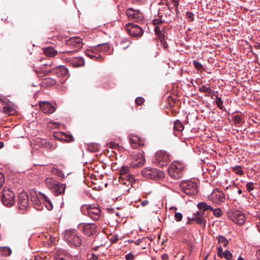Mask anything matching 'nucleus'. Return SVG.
Wrapping results in <instances>:
<instances>
[{"mask_svg":"<svg viewBox=\"0 0 260 260\" xmlns=\"http://www.w3.org/2000/svg\"><path fill=\"white\" fill-rule=\"evenodd\" d=\"M81 211L83 214L94 220H98L101 216V211L97 205H83L81 207Z\"/></svg>","mask_w":260,"mask_h":260,"instance_id":"f257e3e1","label":"nucleus"},{"mask_svg":"<svg viewBox=\"0 0 260 260\" xmlns=\"http://www.w3.org/2000/svg\"><path fill=\"white\" fill-rule=\"evenodd\" d=\"M45 184L53 192L55 196L63 193L66 187L65 184L60 183L58 181L52 178H46Z\"/></svg>","mask_w":260,"mask_h":260,"instance_id":"f03ea898","label":"nucleus"},{"mask_svg":"<svg viewBox=\"0 0 260 260\" xmlns=\"http://www.w3.org/2000/svg\"><path fill=\"white\" fill-rule=\"evenodd\" d=\"M15 201L14 192L9 188H5L1 192V202L7 207H12Z\"/></svg>","mask_w":260,"mask_h":260,"instance_id":"7ed1b4c3","label":"nucleus"},{"mask_svg":"<svg viewBox=\"0 0 260 260\" xmlns=\"http://www.w3.org/2000/svg\"><path fill=\"white\" fill-rule=\"evenodd\" d=\"M63 238L69 244L75 246H79L82 244L80 238L75 230H69L63 233Z\"/></svg>","mask_w":260,"mask_h":260,"instance_id":"20e7f679","label":"nucleus"},{"mask_svg":"<svg viewBox=\"0 0 260 260\" xmlns=\"http://www.w3.org/2000/svg\"><path fill=\"white\" fill-rule=\"evenodd\" d=\"M142 175L147 178L159 180L164 177V173L157 169L146 168L142 171Z\"/></svg>","mask_w":260,"mask_h":260,"instance_id":"39448f33","label":"nucleus"},{"mask_svg":"<svg viewBox=\"0 0 260 260\" xmlns=\"http://www.w3.org/2000/svg\"><path fill=\"white\" fill-rule=\"evenodd\" d=\"M183 191L188 195L194 196L198 193L197 184L191 180H186L180 184Z\"/></svg>","mask_w":260,"mask_h":260,"instance_id":"423d86ee","label":"nucleus"},{"mask_svg":"<svg viewBox=\"0 0 260 260\" xmlns=\"http://www.w3.org/2000/svg\"><path fill=\"white\" fill-rule=\"evenodd\" d=\"M67 45L70 46L73 49L72 50H66L63 53H73L79 50L82 47L83 43L81 38L79 37H72L70 38L67 42Z\"/></svg>","mask_w":260,"mask_h":260,"instance_id":"0eeeda50","label":"nucleus"},{"mask_svg":"<svg viewBox=\"0 0 260 260\" xmlns=\"http://www.w3.org/2000/svg\"><path fill=\"white\" fill-rule=\"evenodd\" d=\"M183 167L181 164L173 163L168 168V173L171 177L175 179H180L183 175Z\"/></svg>","mask_w":260,"mask_h":260,"instance_id":"6e6552de","label":"nucleus"},{"mask_svg":"<svg viewBox=\"0 0 260 260\" xmlns=\"http://www.w3.org/2000/svg\"><path fill=\"white\" fill-rule=\"evenodd\" d=\"M128 34L134 37H140L143 34V30L139 26L129 23L125 26Z\"/></svg>","mask_w":260,"mask_h":260,"instance_id":"1a4fd4ad","label":"nucleus"},{"mask_svg":"<svg viewBox=\"0 0 260 260\" xmlns=\"http://www.w3.org/2000/svg\"><path fill=\"white\" fill-rule=\"evenodd\" d=\"M171 155L166 151L159 150L155 154L156 162L161 166L167 165L171 160Z\"/></svg>","mask_w":260,"mask_h":260,"instance_id":"9d476101","label":"nucleus"},{"mask_svg":"<svg viewBox=\"0 0 260 260\" xmlns=\"http://www.w3.org/2000/svg\"><path fill=\"white\" fill-rule=\"evenodd\" d=\"M126 14L129 20H134L136 22H139L143 18V15L139 10L132 8L127 9Z\"/></svg>","mask_w":260,"mask_h":260,"instance_id":"9b49d317","label":"nucleus"},{"mask_svg":"<svg viewBox=\"0 0 260 260\" xmlns=\"http://www.w3.org/2000/svg\"><path fill=\"white\" fill-rule=\"evenodd\" d=\"M209 199L213 203L219 204L224 201L225 195L222 191L215 189L209 196Z\"/></svg>","mask_w":260,"mask_h":260,"instance_id":"f8f14e48","label":"nucleus"},{"mask_svg":"<svg viewBox=\"0 0 260 260\" xmlns=\"http://www.w3.org/2000/svg\"><path fill=\"white\" fill-rule=\"evenodd\" d=\"M19 208L21 210L27 209L29 207V199L26 192L20 193L18 196Z\"/></svg>","mask_w":260,"mask_h":260,"instance_id":"ddd939ff","label":"nucleus"},{"mask_svg":"<svg viewBox=\"0 0 260 260\" xmlns=\"http://www.w3.org/2000/svg\"><path fill=\"white\" fill-rule=\"evenodd\" d=\"M129 168L127 166H123L119 171V175L120 179H126L129 180V181H128V184H130L131 182H133L135 181V178L133 175L129 174Z\"/></svg>","mask_w":260,"mask_h":260,"instance_id":"4468645a","label":"nucleus"},{"mask_svg":"<svg viewBox=\"0 0 260 260\" xmlns=\"http://www.w3.org/2000/svg\"><path fill=\"white\" fill-rule=\"evenodd\" d=\"M49 72L55 74L58 77H64L68 76V70L66 67L60 66L52 69Z\"/></svg>","mask_w":260,"mask_h":260,"instance_id":"2eb2a0df","label":"nucleus"},{"mask_svg":"<svg viewBox=\"0 0 260 260\" xmlns=\"http://www.w3.org/2000/svg\"><path fill=\"white\" fill-rule=\"evenodd\" d=\"M40 108L44 113L47 114L52 113L56 110V108L54 106L45 101L40 103Z\"/></svg>","mask_w":260,"mask_h":260,"instance_id":"dca6fc26","label":"nucleus"},{"mask_svg":"<svg viewBox=\"0 0 260 260\" xmlns=\"http://www.w3.org/2000/svg\"><path fill=\"white\" fill-rule=\"evenodd\" d=\"M97 226L94 223H87L83 227V231L85 235L90 236L94 235L96 233Z\"/></svg>","mask_w":260,"mask_h":260,"instance_id":"f3484780","label":"nucleus"},{"mask_svg":"<svg viewBox=\"0 0 260 260\" xmlns=\"http://www.w3.org/2000/svg\"><path fill=\"white\" fill-rule=\"evenodd\" d=\"M65 59L74 67H79L84 65V60L82 57H66Z\"/></svg>","mask_w":260,"mask_h":260,"instance_id":"a211bd4d","label":"nucleus"},{"mask_svg":"<svg viewBox=\"0 0 260 260\" xmlns=\"http://www.w3.org/2000/svg\"><path fill=\"white\" fill-rule=\"evenodd\" d=\"M204 214L205 212L203 211H197L193 215L192 219L195 221L198 224L205 226L206 221L204 217Z\"/></svg>","mask_w":260,"mask_h":260,"instance_id":"6ab92c4d","label":"nucleus"},{"mask_svg":"<svg viewBox=\"0 0 260 260\" xmlns=\"http://www.w3.org/2000/svg\"><path fill=\"white\" fill-rule=\"evenodd\" d=\"M234 221L239 225H242L245 221V215L241 212H236L233 215Z\"/></svg>","mask_w":260,"mask_h":260,"instance_id":"aec40b11","label":"nucleus"},{"mask_svg":"<svg viewBox=\"0 0 260 260\" xmlns=\"http://www.w3.org/2000/svg\"><path fill=\"white\" fill-rule=\"evenodd\" d=\"M30 200L34 205L38 206V208L36 207L37 209L41 210V208H42V207H41V201L35 192H32L31 193Z\"/></svg>","mask_w":260,"mask_h":260,"instance_id":"412c9836","label":"nucleus"},{"mask_svg":"<svg viewBox=\"0 0 260 260\" xmlns=\"http://www.w3.org/2000/svg\"><path fill=\"white\" fill-rule=\"evenodd\" d=\"M96 51L87 49L85 51V54L89 56L90 58H95V59H100L103 60V57L99 53L96 52Z\"/></svg>","mask_w":260,"mask_h":260,"instance_id":"4be33fe9","label":"nucleus"},{"mask_svg":"<svg viewBox=\"0 0 260 260\" xmlns=\"http://www.w3.org/2000/svg\"><path fill=\"white\" fill-rule=\"evenodd\" d=\"M134 159L136 162L135 166L140 167L144 164L145 159L141 153L135 155Z\"/></svg>","mask_w":260,"mask_h":260,"instance_id":"5701e85b","label":"nucleus"},{"mask_svg":"<svg viewBox=\"0 0 260 260\" xmlns=\"http://www.w3.org/2000/svg\"><path fill=\"white\" fill-rule=\"evenodd\" d=\"M43 52L46 56L49 57H53L57 54V51L52 47L44 48Z\"/></svg>","mask_w":260,"mask_h":260,"instance_id":"b1692460","label":"nucleus"},{"mask_svg":"<svg viewBox=\"0 0 260 260\" xmlns=\"http://www.w3.org/2000/svg\"><path fill=\"white\" fill-rule=\"evenodd\" d=\"M199 91L204 92L206 96H210L214 94V91L209 86L204 85L199 87Z\"/></svg>","mask_w":260,"mask_h":260,"instance_id":"393cba45","label":"nucleus"},{"mask_svg":"<svg viewBox=\"0 0 260 260\" xmlns=\"http://www.w3.org/2000/svg\"><path fill=\"white\" fill-rule=\"evenodd\" d=\"M109 49L108 44H102L98 45L94 48V50L98 52H107Z\"/></svg>","mask_w":260,"mask_h":260,"instance_id":"a878e982","label":"nucleus"},{"mask_svg":"<svg viewBox=\"0 0 260 260\" xmlns=\"http://www.w3.org/2000/svg\"><path fill=\"white\" fill-rule=\"evenodd\" d=\"M130 142L133 148H137L142 144L140 138L137 136H132L130 138Z\"/></svg>","mask_w":260,"mask_h":260,"instance_id":"bb28decb","label":"nucleus"},{"mask_svg":"<svg viewBox=\"0 0 260 260\" xmlns=\"http://www.w3.org/2000/svg\"><path fill=\"white\" fill-rule=\"evenodd\" d=\"M198 207L199 209L202 210L204 212L206 210H213L211 206L207 205L205 202H201L198 205Z\"/></svg>","mask_w":260,"mask_h":260,"instance_id":"cd10ccee","label":"nucleus"},{"mask_svg":"<svg viewBox=\"0 0 260 260\" xmlns=\"http://www.w3.org/2000/svg\"><path fill=\"white\" fill-rule=\"evenodd\" d=\"M3 112L7 114L12 115L15 113V110L11 106L7 105L3 107Z\"/></svg>","mask_w":260,"mask_h":260,"instance_id":"c85d7f7f","label":"nucleus"},{"mask_svg":"<svg viewBox=\"0 0 260 260\" xmlns=\"http://www.w3.org/2000/svg\"><path fill=\"white\" fill-rule=\"evenodd\" d=\"M43 83L45 84L46 86H52L54 85L56 83V81L55 79L50 78L47 77L43 79Z\"/></svg>","mask_w":260,"mask_h":260,"instance_id":"c756f323","label":"nucleus"},{"mask_svg":"<svg viewBox=\"0 0 260 260\" xmlns=\"http://www.w3.org/2000/svg\"><path fill=\"white\" fill-rule=\"evenodd\" d=\"M131 43L129 40L127 39H123L121 41L119 44V47L120 48L124 50L129 46Z\"/></svg>","mask_w":260,"mask_h":260,"instance_id":"7c9ffc66","label":"nucleus"},{"mask_svg":"<svg viewBox=\"0 0 260 260\" xmlns=\"http://www.w3.org/2000/svg\"><path fill=\"white\" fill-rule=\"evenodd\" d=\"M41 195L42 196V197L43 198V199L45 200V206H46V208L49 210H52L53 209V205H52L51 201H50V200L44 194H41Z\"/></svg>","mask_w":260,"mask_h":260,"instance_id":"2f4dec72","label":"nucleus"},{"mask_svg":"<svg viewBox=\"0 0 260 260\" xmlns=\"http://www.w3.org/2000/svg\"><path fill=\"white\" fill-rule=\"evenodd\" d=\"M174 129L178 132H181L184 129V126L178 120L174 122Z\"/></svg>","mask_w":260,"mask_h":260,"instance_id":"473e14b6","label":"nucleus"},{"mask_svg":"<svg viewBox=\"0 0 260 260\" xmlns=\"http://www.w3.org/2000/svg\"><path fill=\"white\" fill-rule=\"evenodd\" d=\"M12 250L8 247H1V254L4 256H10L11 254Z\"/></svg>","mask_w":260,"mask_h":260,"instance_id":"72a5a7b5","label":"nucleus"},{"mask_svg":"<svg viewBox=\"0 0 260 260\" xmlns=\"http://www.w3.org/2000/svg\"><path fill=\"white\" fill-rule=\"evenodd\" d=\"M218 243L222 244L223 247H226L228 245L229 242L223 236H219L217 237Z\"/></svg>","mask_w":260,"mask_h":260,"instance_id":"f704fd0d","label":"nucleus"},{"mask_svg":"<svg viewBox=\"0 0 260 260\" xmlns=\"http://www.w3.org/2000/svg\"><path fill=\"white\" fill-rule=\"evenodd\" d=\"M232 170L236 174L239 175L243 174V171L242 170V168L241 167L239 166H237L235 167H233L232 168Z\"/></svg>","mask_w":260,"mask_h":260,"instance_id":"c9c22d12","label":"nucleus"},{"mask_svg":"<svg viewBox=\"0 0 260 260\" xmlns=\"http://www.w3.org/2000/svg\"><path fill=\"white\" fill-rule=\"evenodd\" d=\"M87 149L89 151L95 152L99 150V146L97 144H91L88 145Z\"/></svg>","mask_w":260,"mask_h":260,"instance_id":"e433bc0d","label":"nucleus"},{"mask_svg":"<svg viewBox=\"0 0 260 260\" xmlns=\"http://www.w3.org/2000/svg\"><path fill=\"white\" fill-rule=\"evenodd\" d=\"M211 211H213L214 215L217 217H220L222 214V212L220 208L214 209L213 208V210H211Z\"/></svg>","mask_w":260,"mask_h":260,"instance_id":"4c0bfd02","label":"nucleus"},{"mask_svg":"<svg viewBox=\"0 0 260 260\" xmlns=\"http://www.w3.org/2000/svg\"><path fill=\"white\" fill-rule=\"evenodd\" d=\"M223 257L227 260H231L233 257V254L229 250H225L224 252Z\"/></svg>","mask_w":260,"mask_h":260,"instance_id":"58836bf2","label":"nucleus"},{"mask_svg":"<svg viewBox=\"0 0 260 260\" xmlns=\"http://www.w3.org/2000/svg\"><path fill=\"white\" fill-rule=\"evenodd\" d=\"M193 64L194 67L198 70H201L203 69V67L202 64L197 60H193Z\"/></svg>","mask_w":260,"mask_h":260,"instance_id":"ea45409f","label":"nucleus"},{"mask_svg":"<svg viewBox=\"0 0 260 260\" xmlns=\"http://www.w3.org/2000/svg\"><path fill=\"white\" fill-rule=\"evenodd\" d=\"M217 101L216 105L217 107L221 110H223V102L221 99V98L218 96L216 97Z\"/></svg>","mask_w":260,"mask_h":260,"instance_id":"a19ab883","label":"nucleus"},{"mask_svg":"<svg viewBox=\"0 0 260 260\" xmlns=\"http://www.w3.org/2000/svg\"><path fill=\"white\" fill-rule=\"evenodd\" d=\"M144 99L142 97H138L135 100V103L137 105H142L144 102Z\"/></svg>","mask_w":260,"mask_h":260,"instance_id":"79ce46f5","label":"nucleus"},{"mask_svg":"<svg viewBox=\"0 0 260 260\" xmlns=\"http://www.w3.org/2000/svg\"><path fill=\"white\" fill-rule=\"evenodd\" d=\"M246 189L249 192L251 191L254 189V184L252 182H248L246 185Z\"/></svg>","mask_w":260,"mask_h":260,"instance_id":"37998d69","label":"nucleus"},{"mask_svg":"<svg viewBox=\"0 0 260 260\" xmlns=\"http://www.w3.org/2000/svg\"><path fill=\"white\" fill-rule=\"evenodd\" d=\"M174 217L177 221H180L182 219V214L181 213L177 212L175 214Z\"/></svg>","mask_w":260,"mask_h":260,"instance_id":"c03bdc74","label":"nucleus"},{"mask_svg":"<svg viewBox=\"0 0 260 260\" xmlns=\"http://www.w3.org/2000/svg\"><path fill=\"white\" fill-rule=\"evenodd\" d=\"M186 16L190 21H193L194 20V14L192 12H187L186 14Z\"/></svg>","mask_w":260,"mask_h":260,"instance_id":"a18cd8bd","label":"nucleus"},{"mask_svg":"<svg viewBox=\"0 0 260 260\" xmlns=\"http://www.w3.org/2000/svg\"><path fill=\"white\" fill-rule=\"evenodd\" d=\"M233 121L235 124H240L241 122L242 119L239 116H235Z\"/></svg>","mask_w":260,"mask_h":260,"instance_id":"49530a36","label":"nucleus"},{"mask_svg":"<svg viewBox=\"0 0 260 260\" xmlns=\"http://www.w3.org/2000/svg\"><path fill=\"white\" fill-rule=\"evenodd\" d=\"M134 257L135 255L132 253H129L125 255L126 260H134Z\"/></svg>","mask_w":260,"mask_h":260,"instance_id":"de8ad7c7","label":"nucleus"},{"mask_svg":"<svg viewBox=\"0 0 260 260\" xmlns=\"http://www.w3.org/2000/svg\"><path fill=\"white\" fill-rule=\"evenodd\" d=\"M171 1L175 7V10L177 12L178 7L179 4V0H171Z\"/></svg>","mask_w":260,"mask_h":260,"instance_id":"09e8293b","label":"nucleus"},{"mask_svg":"<svg viewBox=\"0 0 260 260\" xmlns=\"http://www.w3.org/2000/svg\"><path fill=\"white\" fill-rule=\"evenodd\" d=\"M154 31L157 36L160 35L162 33L160 27L157 25L155 27Z\"/></svg>","mask_w":260,"mask_h":260,"instance_id":"8fccbe9b","label":"nucleus"},{"mask_svg":"<svg viewBox=\"0 0 260 260\" xmlns=\"http://www.w3.org/2000/svg\"><path fill=\"white\" fill-rule=\"evenodd\" d=\"M224 254V252L223 251V249L221 246L219 247L218 248V255L220 257H222Z\"/></svg>","mask_w":260,"mask_h":260,"instance_id":"3c124183","label":"nucleus"},{"mask_svg":"<svg viewBox=\"0 0 260 260\" xmlns=\"http://www.w3.org/2000/svg\"><path fill=\"white\" fill-rule=\"evenodd\" d=\"M121 183H123V185H126L127 186H128L129 185H131L132 186V183L133 182H131L130 184H128V181H129V180H128L127 179H121Z\"/></svg>","mask_w":260,"mask_h":260,"instance_id":"603ef678","label":"nucleus"},{"mask_svg":"<svg viewBox=\"0 0 260 260\" xmlns=\"http://www.w3.org/2000/svg\"><path fill=\"white\" fill-rule=\"evenodd\" d=\"M118 144L116 143L115 142H111L109 144V146L112 148H115L117 147Z\"/></svg>","mask_w":260,"mask_h":260,"instance_id":"864d4df0","label":"nucleus"},{"mask_svg":"<svg viewBox=\"0 0 260 260\" xmlns=\"http://www.w3.org/2000/svg\"><path fill=\"white\" fill-rule=\"evenodd\" d=\"M52 172L56 174L57 175H58V176H60V175L61 174V173L60 171H59L57 169H55V168H53L52 169Z\"/></svg>","mask_w":260,"mask_h":260,"instance_id":"5fc2aeb1","label":"nucleus"},{"mask_svg":"<svg viewBox=\"0 0 260 260\" xmlns=\"http://www.w3.org/2000/svg\"><path fill=\"white\" fill-rule=\"evenodd\" d=\"M153 24L154 25H158V24L162 23V21L160 20V19H154L153 20Z\"/></svg>","mask_w":260,"mask_h":260,"instance_id":"6e6d98bb","label":"nucleus"},{"mask_svg":"<svg viewBox=\"0 0 260 260\" xmlns=\"http://www.w3.org/2000/svg\"><path fill=\"white\" fill-rule=\"evenodd\" d=\"M41 145H44V147H48L49 146H50V144L49 143H48L45 140H43L42 143H41Z\"/></svg>","mask_w":260,"mask_h":260,"instance_id":"4d7b16f0","label":"nucleus"},{"mask_svg":"<svg viewBox=\"0 0 260 260\" xmlns=\"http://www.w3.org/2000/svg\"><path fill=\"white\" fill-rule=\"evenodd\" d=\"M161 42H163L165 41V35L164 34L161 33V35L157 36Z\"/></svg>","mask_w":260,"mask_h":260,"instance_id":"13d9d810","label":"nucleus"},{"mask_svg":"<svg viewBox=\"0 0 260 260\" xmlns=\"http://www.w3.org/2000/svg\"><path fill=\"white\" fill-rule=\"evenodd\" d=\"M129 189V188H122L120 193L121 194H125L128 191Z\"/></svg>","mask_w":260,"mask_h":260,"instance_id":"bf43d9fd","label":"nucleus"},{"mask_svg":"<svg viewBox=\"0 0 260 260\" xmlns=\"http://www.w3.org/2000/svg\"><path fill=\"white\" fill-rule=\"evenodd\" d=\"M66 256L67 258V260H75L76 258L75 256H72L69 254H66Z\"/></svg>","mask_w":260,"mask_h":260,"instance_id":"052dcab7","label":"nucleus"},{"mask_svg":"<svg viewBox=\"0 0 260 260\" xmlns=\"http://www.w3.org/2000/svg\"><path fill=\"white\" fill-rule=\"evenodd\" d=\"M50 241H51V243H53L54 244H56V241H58V239H56V238H54V237H50Z\"/></svg>","mask_w":260,"mask_h":260,"instance_id":"680f3d73","label":"nucleus"},{"mask_svg":"<svg viewBox=\"0 0 260 260\" xmlns=\"http://www.w3.org/2000/svg\"><path fill=\"white\" fill-rule=\"evenodd\" d=\"M110 240L112 242H116L118 240V237L114 236L111 238Z\"/></svg>","mask_w":260,"mask_h":260,"instance_id":"e2e57ef3","label":"nucleus"},{"mask_svg":"<svg viewBox=\"0 0 260 260\" xmlns=\"http://www.w3.org/2000/svg\"><path fill=\"white\" fill-rule=\"evenodd\" d=\"M91 258L93 260H98V255L94 253H91Z\"/></svg>","mask_w":260,"mask_h":260,"instance_id":"0e129e2a","label":"nucleus"},{"mask_svg":"<svg viewBox=\"0 0 260 260\" xmlns=\"http://www.w3.org/2000/svg\"><path fill=\"white\" fill-rule=\"evenodd\" d=\"M57 260H67V258L66 257V255L61 256H59Z\"/></svg>","mask_w":260,"mask_h":260,"instance_id":"69168bd1","label":"nucleus"},{"mask_svg":"<svg viewBox=\"0 0 260 260\" xmlns=\"http://www.w3.org/2000/svg\"><path fill=\"white\" fill-rule=\"evenodd\" d=\"M141 205L143 206H145L148 204V201L147 200H144L141 202Z\"/></svg>","mask_w":260,"mask_h":260,"instance_id":"338daca9","label":"nucleus"},{"mask_svg":"<svg viewBox=\"0 0 260 260\" xmlns=\"http://www.w3.org/2000/svg\"><path fill=\"white\" fill-rule=\"evenodd\" d=\"M192 221H193V220L192 219V218L188 217V220H187L186 223L188 224H191Z\"/></svg>","mask_w":260,"mask_h":260,"instance_id":"774afa93","label":"nucleus"}]
</instances>
